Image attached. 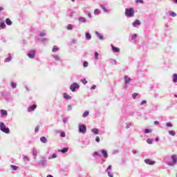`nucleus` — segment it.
Masks as SVG:
<instances>
[{"label":"nucleus","mask_w":177,"mask_h":177,"mask_svg":"<svg viewBox=\"0 0 177 177\" xmlns=\"http://www.w3.org/2000/svg\"><path fill=\"white\" fill-rule=\"evenodd\" d=\"M124 15L126 17H133L135 16V10L133 8H126Z\"/></svg>","instance_id":"obj_1"},{"label":"nucleus","mask_w":177,"mask_h":177,"mask_svg":"<svg viewBox=\"0 0 177 177\" xmlns=\"http://www.w3.org/2000/svg\"><path fill=\"white\" fill-rule=\"evenodd\" d=\"M0 131L4 133H10V129H9V127H6V124L2 122H0Z\"/></svg>","instance_id":"obj_2"},{"label":"nucleus","mask_w":177,"mask_h":177,"mask_svg":"<svg viewBox=\"0 0 177 177\" xmlns=\"http://www.w3.org/2000/svg\"><path fill=\"white\" fill-rule=\"evenodd\" d=\"M171 162H167V164L169 167H174L177 164V155H171Z\"/></svg>","instance_id":"obj_3"},{"label":"nucleus","mask_w":177,"mask_h":177,"mask_svg":"<svg viewBox=\"0 0 177 177\" xmlns=\"http://www.w3.org/2000/svg\"><path fill=\"white\" fill-rule=\"evenodd\" d=\"M37 165L38 167H41L42 168H45L48 165V160H46V158L43 157L41 158V160L37 162Z\"/></svg>","instance_id":"obj_4"},{"label":"nucleus","mask_w":177,"mask_h":177,"mask_svg":"<svg viewBox=\"0 0 177 177\" xmlns=\"http://www.w3.org/2000/svg\"><path fill=\"white\" fill-rule=\"evenodd\" d=\"M78 132L79 133H82V135H85L86 133V125L84 124H81L78 126Z\"/></svg>","instance_id":"obj_5"},{"label":"nucleus","mask_w":177,"mask_h":177,"mask_svg":"<svg viewBox=\"0 0 177 177\" xmlns=\"http://www.w3.org/2000/svg\"><path fill=\"white\" fill-rule=\"evenodd\" d=\"M124 85L123 86L124 89H128V85L131 83V81H132V79L129 77L128 75H124Z\"/></svg>","instance_id":"obj_6"},{"label":"nucleus","mask_w":177,"mask_h":177,"mask_svg":"<svg viewBox=\"0 0 177 177\" xmlns=\"http://www.w3.org/2000/svg\"><path fill=\"white\" fill-rule=\"evenodd\" d=\"M80 88V84H77V82L73 83L70 86V89L72 92H75V89H78Z\"/></svg>","instance_id":"obj_7"},{"label":"nucleus","mask_w":177,"mask_h":177,"mask_svg":"<svg viewBox=\"0 0 177 177\" xmlns=\"http://www.w3.org/2000/svg\"><path fill=\"white\" fill-rule=\"evenodd\" d=\"M100 8L105 13H110V12H111V10L107 8V3L100 4Z\"/></svg>","instance_id":"obj_8"},{"label":"nucleus","mask_w":177,"mask_h":177,"mask_svg":"<svg viewBox=\"0 0 177 177\" xmlns=\"http://www.w3.org/2000/svg\"><path fill=\"white\" fill-rule=\"evenodd\" d=\"M37 51L35 50H31L29 51V53L28 54L29 59H34L35 57V53Z\"/></svg>","instance_id":"obj_9"},{"label":"nucleus","mask_w":177,"mask_h":177,"mask_svg":"<svg viewBox=\"0 0 177 177\" xmlns=\"http://www.w3.org/2000/svg\"><path fill=\"white\" fill-rule=\"evenodd\" d=\"M95 35L100 41H104V37H103V35L100 34V32L95 31Z\"/></svg>","instance_id":"obj_10"},{"label":"nucleus","mask_w":177,"mask_h":177,"mask_svg":"<svg viewBox=\"0 0 177 177\" xmlns=\"http://www.w3.org/2000/svg\"><path fill=\"white\" fill-rule=\"evenodd\" d=\"M111 165L108 166L107 169H106V172L108 174V176L109 177H113L114 176L113 175V174L111 172H110L111 171Z\"/></svg>","instance_id":"obj_11"},{"label":"nucleus","mask_w":177,"mask_h":177,"mask_svg":"<svg viewBox=\"0 0 177 177\" xmlns=\"http://www.w3.org/2000/svg\"><path fill=\"white\" fill-rule=\"evenodd\" d=\"M0 113H1V118L8 117V111H6L5 109H1V110H0Z\"/></svg>","instance_id":"obj_12"},{"label":"nucleus","mask_w":177,"mask_h":177,"mask_svg":"<svg viewBox=\"0 0 177 177\" xmlns=\"http://www.w3.org/2000/svg\"><path fill=\"white\" fill-rule=\"evenodd\" d=\"M145 163L148 164V165H154V164H156V162H154L150 159H145Z\"/></svg>","instance_id":"obj_13"},{"label":"nucleus","mask_w":177,"mask_h":177,"mask_svg":"<svg viewBox=\"0 0 177 177\" xmlns=\"http://www.w3.org/2000/svg\"><path fill=\"white\" fill-rule=\"evenodd\" d=\"M35 109H37V104H33L32 105H31L30 106L28 107V111L29 113H31V111H34V110H35Z\"/></svg>","instance_id":"obj_14"},{"label":"nucleus","mask_w":177,"mask_h":177,"mask_svg":"<svg viewBox=\"0 0 177 177\" xmlns=\"http://www.w3.org/2000/svg\"><path fill=\"white\" fill-rule=\"evenodd\" d=\"M142 22L139 19H136L134 22L132 23L133 27H138V26H140Z\"/></svg>","instance_id":"obj_15"},{"label":"nucleus","mask_w":177,"mask_h":177,"mask_svg":"<svg viewBox=\"0 0 177 177\" xmlns=\"http://www.w3.org/2000/svg\"><path fill=\"white\" fill-rule=\"evenodd\" d=\"M113 52L115 53H118L120 52V48L114 46V45H111Z\"/></svg>","instance_id":"obj_16"},{"label":"nucleus","mask_w":177,"mask_h":177,"mask_svg":"<svg viewBox=\"0 0 177 177\" xmlns=\"http://www.w3.org/2000/svg\"><path fill=\"white\" fill-rule=\"evenodd\" d=\"M32 154L35 158H37V156H38V152H37L36 148L32 149Z\"/></svg>","instance_id":"obj_17"},{"label":"nucleus","mask_w":177,"mask_h":177,"mask_svg":"<svg viewBox=\"0 0 177 177\" xmlns=\"http://www.w3.org/2000/svg\"><path fill=\"white\" fill-rule=\"evenodd\" d=\"M101 153L104 158H107V157H109V154L107 153V151L106 149H102Z\"/></svg>","instance_id":"obj_18"},{"label":"nucleus","mask_w":177,"mask_h":177,"mask_svg":"<svg viewBox=\"0 0 177 177\" xmlns=\"http://www.w3.org/2000/svg\"><path fill=\"white\" fill-rule=\"evenodd\" d=\"M8 57L5 59V63H9V62H11L12 61V54L10 53H8Z\"/></svg>","instance_id":"obj_19"},{"label":"nucleus","mask_w":177,"mask_h":177,"mask_svg":"<svg viewBox=\"0 0 177 177\" xmlns=\"http://www.w3.org/2000/svg\"><path fill=\"white\" fill-rule=\"evenodd\" d=\"M85 38L87 41H91V39H92V35H91V33L86 32L85 33Z\"/></svg>","instance_id":"obj_20"},{"label":"nucleus","mask_w":177,"mask_h":177,"mask_svg":"<svg viewBox=\"0 0 177 177\" xmlns=\"http://www.w3.org/2000/svg\"><path fill=\"white\" fill-rule=\"evenodd\" d=\"M53 57L55 62H60V60H62V59L60 58V56H59V55H53Z\"/></svg>","instance_id":"obj_21"},{"label":"nucleus","mask_w":177,"mask_h":177,"mask_svg":"<svg viewBox=\"0 0 177 177\" xmlns=\"http://www.w3.org/2000/svg\"><path fill=\"white\" fill-rule=\"evenodd\" d=\"M58 151L59 153H62L63 154H64L67 153V151H68V148L64 147V148H62V149H59Z\"/></svg>","instance_id":"obj_22"},{"label":"nucleus","mask_w":177,"mask_h":177,"mask_svg":"<svg viewBox=\"0 0 177 177\" xmlns=\"http://www.w3.org/2000/svg\"><path fill=\"white\" fill-rule=\"evenodd\" d=\"M172 82H174V84H176L177 82V73H174L172 75Z\"/></svg>","instance_id":"obj_23"},{"label":"nucleus","mask_w":177,"mask_h":177,"mask_svg":"<svg viewBox=\"0 0 177 177\" xmlns=\"http://www.w3.org/2000/svg\"><path fill=\"white\" fill-rule=\"evenodd\" d=\"M6 27V24H5V22L2 20V19H0V28H5Z\"/></svg>","instance_id":"obj_24"},{"label":"nucleus","mask_w":177,"mask_h":177,"mask_svg":"<svg viewBox=\"0 0 177 177\" xmlns=\"http://www.w3.org/2000/svg\"><path fill=\"white\" fill-rule=\"evenodd\" d=\"M78 20H79L80 23H86V19L85 17H80L78 18Z\"/></svg>","instance_id":"obj_25"},{"label":"nucleus","mask_w":177,"mask_h":177,"mask_svg":"<svg viewBox=\"0 0 177 177\" xmlns=\"http://www.w3.org/2000/svg\"><path fill=\"white\" fill-rule=\"evenodd\" d=\"M74 27H75L74 25L70 24L66 26V29L68 30V31H71L74 28Z\"/></svg>","instance_id":"obj_26"},{"label":"nucleus","mask_w":177,"mask_h":177,"mask_svg":"<svg viewBox=\"0 0 177 177\" xmlns=\"http://www.w3.org/2000/svg\"><path fill=\"white\" fill-rule=\"evenodd\" d=\"M59 47H57V46H54L53 47L52 52H53V53H56L59 52Z\"/></svg>","instance_id":"obj_27"},{"label":"nucleus","mask_w":177,"mask_h":177,"mask_svg":"<svg viewBox=\"0 0 177 177\" xmlns=\"http://www.w3.org/2000/svg\"><path fill=\"white\" fill-rule=\"evenodd\" d=\"M67 15L69 17H73V15H74V11L73 10H68Z\"/></svg>","instance_id":"obj_28"},{"label":"nucleus","mask_w":177,"mask_h":177,"mask_svg":"<svg viewBox=\"0 0 177 177\" xmlns=\"http://www.w3.org/2000/svg\"><path fill=\"white\" fill-rule=\"evenodd\" d=\"M91 132H93V133H94L95 135H99V129H91Z\"/></svg>","instance_id":"obj_29"},{"label":"nucleus","mask_w":177,"mask_h":177,"mask_svg":"<svg viewBox=\"0 0 177 177\" xmlns=\"http://www.w3.org/2000/svg\"><path fill=\"white\" fill-rule=\"evenodd\" d=\"M10 85H11V88H12V89H16V88H17V84H16L14 82H11Z\"/></svg>","instance_id":"obj_30"},{"label":"nucleus","mask_w":177,"mask_h":177,"mask_svg":"<svg viewBox=\"0 0 177 177\" xmlns=\"http://www.w3.org/2000/svg\"><path fill=\"white\" fill-rule=\"evenodd\" d=\"M64 98L66 99V100H71V97L70 95H68L67 93H64Z\"/></svg>","instance_id":"obj_31"},{"label":"nucleus","mask_w":177,"mask_h":177,"mask_svg":"<svg viewBox=\"0 0 177 177\" xmlns=\"http://www.w3.org/2000/svg\"><path fill=\"white\" fill-rule=\"evenodd\" d=\"M6 23L7 26H12V21L9 18H7L6 19Z\"/></svg>","instance_id":"obj_32"},{"label":"nucleus","mask_w":177,"mask_h":177,"mask_svg":"<svg viewBox=\"0 0 177 177\" xmlns=\"http://www.w3.org/2000/svg\"><path fill=\"white\" fill-rule=\"evenodd\" d=\"M10 168L11 169H12V171H17V169H19V167L15 165H11Z\"/></svg>","instance_id":"obj_33"},{"label":"nucleus","mask_w":177,"mask_h":177,"mask_svg":"<svg viewBox=\"0 0 177 177\" xmlns=\"http://www.w3.org/2000/svg\"><path fill=\"white\" fill-rule=\"evenodd\" d=\"M40 141L41 142V143H46V142H48V140L46 137L43 136L40 138Z\"/></svg>","instance_id":"obj_34"},{"label":"nucleus","mask_w":177,"mask_h":177,"mask_svg":"<svg viewBox=\"0 0 177 177\" xmlns=\"http://www.w3.org/2000/svg\"><path fill=\"white\" fill-rule=\"evenodd\" d=\"M110 64L114 65L117 64V61L115 59H111L109 60Z\"/></svg>","instance_id":"obj_35"},{"label":"nucleus","mask_w":177,"mask_h":177,"mask_svg":"<svg viewBox=\"0 0 177 177\" xmlns=\"http://www.w3.org/2000/svg\"><path fill=\"white\" fill-rule=\"evenodd\" d=\"M52 158H57V155L56 153H53L51 156L48 158V160H52Z\"/></svg>","instance_id":"obj_36"},{"label":"nucleus","mask_w":177,"mask_h":177,"mask_svg":"<svg viewBox=\"0 0 177 177\" xmlns=\"http://www.w3.org/2000/svg\"><path fill=\"white\" fill-rule=\"evenodd\" d=\"M88 115H89V111H85L82 115V117H83V118H85L86 117H88Z\"/></svg>","instance_id":"obj_37"},{"label":"nucleus","mask_w":177,"mask_h":177,"mask_svg":"<svg viewBox=\"0 0 177 177\" xmlns=\"http://www.w3.org/2000/svg\"><path fill=\"white\" fill-rule=\"evenodd\" d=\"M169 133L171 136H175V135L176 134V133L175 131H174V130H170V131H169Z\"/></svg>","instance_id":"obj_38"},{"label":"nucleus","mask_w":177,"mask_h":177,"mask_svg":"<svg viewBox=\"0 0 177 177\" xmlns=\"http://www.w3.org/2000/svg\"><path fill=\"white\" fill-rule=\"evenodd\" d=\"M94 57H95V60H99V53L95 52L94 54Z\"/></svg>","instance_id":"obj_39"},{"label":"nucleus","mask_w":177,"mask_h":177,"mask_svg":"<svg viewBox=\"0 0 177 177\" xmlns=\"http://www.w3.org/2000/svg\"><path fill=\"white\" fill-rule=\"evenodd\" d=\"M39 35L40 37H45V35H46V32H45V30H43L39 32Z\"/></svg>","instance_id":"obj_40"},{"label":"nucleus","mask_w":177,"mask_h":177,"mask_svg":"<svg viewBox=\"0 0 177 177\" xmlns=\"http://www.w3.org/2000/svg\"><path fill=\"white\" fill-rule=\"evenodd\" d=\"M147 143H148V145H153V140H151V138H148L147 140Z\"/></svg>","instance_id":"obj_41"},{"label":"nucleus","mask_w":177,"mask_h":177,"mask_svg":"<svg viewBox=\"0 0 177 177\" xmlns=\"http://www.w3.org/2000/svg\"><path fill=\"white\" fill-rule=\"evenodd\" d=\"M93 156H94V157H100V153H99V152H97V151H94Z\"/></svg>","instance_id":"obj_42"},{"label":"nucleus","mask_w":177,"mask_h":177,"mask_svg":"<svg viewBox=\"0 0 177 177\" xmlns=\"http://www.w3.org/2000/svg\"><path fill=\"white\" fill-rule=\"evenodd\" d=\"M23 160L24 161H27L28 162L30 161V158H28V156H24Z\"/></svg>","instance_id":"obj_43"},{"label":"nucleus","mask_w":177,"mask_h":177,"mask_svg":"<svg viewBox=\"0 0 177 177\" xmlns=\"http://www.w3.org/2000/svg\"><path fill=\"white\" fill-rule=\"evenodd\" d=\"M169 15L171 16V17H176L177 16L176 13L174 12H170Z\"/></svg>","instance_id":"obj_44"},{"label":"nucleus","mask_w":177,"mask_h":177,"mask_svg":"<svg viewBox=\"0 0 177 177\" xmlns=\"http://www.w3.org/2000/svg\"><path fill=\"white\" fill-rule=\"evenodd\" d=\"M99 13H100V10L99 9H95L94 10V15H97Z\"/></svg>","instance_id":"obj_45"},{"label":"nucleus","mask_w":177,"mask_h":177,"mask_svg":"<svg viewBox=\"0 0 177 177\" xmlns=\"http://www.w3.org/2000/svg\"><path fill=\"white\" fill-rule=\"evenodd\" d=\"M71 44H77V39H71Z\"/></svg>","instance_id":"obj_46"},{"label":"nucleus","mask_w":177,"mask_h":177,"mask_svg":"<svg viewBox=\"0 0 177 177\" xmlns=\"http://www.w3.org/2000/svg\"><path fill=\"white\" fill-rule=\"evenodd\" d=\"M137 96H139V94H138V93H133V95H132L133 99H136V97H137Z\"/></svg>","instance_id":"obj_47"},{"label":"nucleus","mask_w":177,"mask_h":177,"mask_svg":"<svg viewBox=\"0 0 177 177\" xmlns=\"http://www.w3.org/2000/svg\"><path fill=\"white\" fill-rule=\"evenodd\" d=\"M136 38H138V35L137 34H133L132 36H131V39H136Z\"/></svg>","instance_id":"obj_48"},{"label":"nucleus","mask_w":177,"mask_h":177,"mask_svg":"<svg viewBox=\"0 0 177 177\" xmlns=\"http://www.w3.org/2000/svg\"><path fill=\"white\" fill-rule=\"evenodd\" d=\"M150 132H151V130H150V129H145V133H150Z\"/></svg>","instance_id":"obj_49"},{"label":"nucleus","mask_w":177,"mask_h":177,"mask_svg":"<svg viewBox=\"0 0 177 177\" xmlns=\"http://www.w3.org/2000/svg\"><path fill=\"white\" fill-rule=\"evenodd\" d=\"M61 138H66V133L64 131H61Z\"/></svg>","instance_id":"obj_50"},{"label":"nucleus","mask_w":177,"mask_h":177,"mask_svg":"<svg viewBox=\"0 0 177 177\" xmlns=\"http://www.w3.org/2000/svg\"><path fill=\"white\" fill-rule=\"evenodd\" d=\"M39 131V126H37L35 129V132L37 133Z\"/></svg>","instance_id":"obj_51"},{"label":"nucleus","mask_w":177,"mask_h":177,"mask_svg":"<svg viewBox=\"0 0 177 177\" xmlns=\"http://www.w3.org/2000/svg\"><path fill=\"white\" fill-rule=\"evenodd\" d=\"M132 153L133 154H137V153H139V151L136 150V149H132Z\"/></svg>","instance_id":"obj_52"},{"label":"nucleus","mask_w":177,"mask_h":177,"mask_svg":"<svg viewBox=\"0 0 177 177\" xmlns=\"http://www.w3.org/2000/svg\"><path fill=\"white\" fill-rule=\"evenodd\" d=\"M41 42L46 43V42H48V39L41 38Z\"/></svg>","instance_id":"obj_53"},{"label":"nucleus","mask_w":177,"mask_h":177,"mask_svg":"<svg viewBox=\"0 0 177 177\" xmlns=\"http://www.w3.org/2000/svg\"><path fill=\"white\" fill-rule=\"evenodd\" d=\"M82 82L85 85L86 84H88V81L86 80V79H84L82 80Z\"/></svg>","instance_id":"obj_54"},{"label":"nucleus","mask_w":177,"mask_h":177,"mask_svg":"<svg viewBox=\"0 0 177 177\" xmlns=\"http://www.w3.org/2000/svg\"><path fill=\"white\" fill-rule=\"evenodd\" d=\"M83 67H88V62L85 61V62L83 63Z\"/></svg>","instance_id":"obj_55"},{"label":"nucleus","mask_w":177,"mask_h":177,"mask_svg":"<svg viewBox=\"0 0 177 177\" xmlns=\"http://www.w3.org/2000/svg\"><path fill=\"white\" fill-rule=\"evenodd\" d=\"M166 126L171 128V127H172V123H171V122H167V123L166 124Z\"/></svg>","instance_id":"obj_56"},{"label":"nucleus","mask_w":177,"mask_h":177,"mask_svg":"<svg viewBox=\"0 0 177 177\" xmlns=\"http://www.w3.org/2000/svg\"><path fill=\"white\" fill-rule=\"evenodd\" d=\"M146 103H147V100H142V102H141V106H144V104H146Z\"/></svg>","instance_id":"obj_57"},{"label":"nucleus","mask_w":177,"mask_h":177,"mask_svg":"<svg viewBox=\"0 0 177 177\" xmlns=\"http://www.w3.org/2000/svg\"><path fill=\"white\" fill-rule=\"evenodd\" d=\"M95 142H97V143H99L100 142V138H99V136H97L95 138Z\"/></svg>","instance_id":"obj_58"},{"label":"nucleus","mask_w":177,"mask_h":177,"mask_svg":"<svg viewBox=\"0 0 177 177\" xmlns=\"http://www.w3.org/2000/svg\"><path fill=\"white\" fill-rule=\"evenodd\" d=\"M67 118H64L63 119H62V122H64V124H66V123H67Z\"/></svg>","instance_id":"obj_59"},{"label":"nucleus","mask_w":177,"mask_h":177,"mask_svg":"<svg viewBox=\"0 0 177 177\" xmlns=\"http://www.w3.org/2000/svg\"><path fill=\"white\" fill-rule=\"evenodd\" d=\"M67 110H68V111H71L73 110V108L71 107V105L68 106Z\"/></svg>","instance_id":"obj_60"},{"label":"nucleus","mask_w":177,"mask_h":177,"mask_svg":"<svg viewBox=\"0 0 177 177\" xmlns=\"http://www.w3.org/2000/svg\"><path fill=\"white\" fill-rule=\"evenodd\" d=\"M96 89V85H93L91 88V91H95Z\"/></svg>","instance_id":"obj_61"},{"label":"nucleus","mask_w":177,"mask_h":177,"mask_svg":"<svg viewBox=\"0 0 177 177\" xmlns=\"http://www.w3.org/2000/svg\"><path fill=\"white\" fill-rule=\"evenodd\" d=\"M136 2H137V3H143V0H136Z\"/></svg>","instance_id":"obj_62"},{"label":"nucleus","mask_w":177,"mask_h":177,"mask_svg":"<svg viewBox=\"0 0 177 177\" xmlns=\"http://www.w3.org/2000/svg\"><path fill=\"white\" fill-rule=\"evenodd\" d=\"M61 132L62 131H60V130H59V129L55 130V133H57V134L61 133Z\"/></svg>","instance_id":"obj_63"},{"label":"nucleus","mask_w":177,"mask_h":177,"mask_svg":"<svg viewBox=\"0 0 177 177\" xmlns=\"http://www.w3.org/2000/svg\"><path fill=\"white\" fill-rule=\"evenodd\" d=\"M153 124H154V125H158V124H160V122L156 120V121L153 122Z\"/></svg>","instance_id":"obj_64"}]
</instances>
